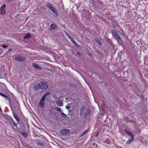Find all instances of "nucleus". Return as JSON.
I'll return each mask as SVG.
<instances>
[{
  "instance_id": "nucleus-1",
  "label": "nucleus",
  "mask_w": 148,
  "mask_h": 148,
  "mask_svg": "<svg viewBox=\"0 0 148 148\" xmlns=\"http://www.w3.org/2000/svg\"><path fill=\"white\" fill-rule=\"evenodd\" d=\"M125 131L127 134L130 136L132 137L131 138L129 139L126 141V144H129L131 143L134 140V135L132 133L128 131L126 129H125Z\"/></svg>"
},
{
  "instance_id": "nucleus-2",
  "label": "nucleus",
  "mask_w": 148,
  "mask_h": 148,
  "mask_svg": "<svg viewBox=\"0 0 148 148\" xmlns=\"http://www.w3.org/2000/svg\"><path fill=\"white\" fill-rule=\"evenodd\" d=\"M40 88L42 90H45L47 89L48 86L47 83L41 82L39 83Z\"/></svg>"
},
{
  "instance_id": "nucleus-3",
  "label": "nucleus",
  "mask_w": 148,
  "mask_h": 148,
  "mask_svg": "<svg viewBox=\"0 0 148 148\" xmlns=\"http://www.w3.org/2000/svg\"><path fill=\"white\" fill-rule=\"evenodd\" d=\"M14 60L19 61H23L25 60V58L24 57L22 56H20L18 55L15 56Z\"/></svg>"
},
{
  "instance_id": "nucleus-4",
  "label": "nucleus",
  "mask_w": 148,
  "mask_h": 148,
  "mask_svg": "<svg viewBox=\"0 0 148 148\" xmlns=\"http://www.w3.org/2000/svg\"><path fill=\"white\" fill-rule=\"evenodd\" d=\"M70 131L69 130L67 129H63L61 130L60 133V134L64 135L68 134Z\"/></svg>"
},
{
  "instance_id": "nucleus-5",
  "label": "nucleus",
  "mask_w": 148,
  "mask_h": 148,
  "mask_svg": "<svg viewBox=\"0 0 148 148\" xmlns=\"http://www.w3.org/2000/svg\"><path fill=\"white\" fill-rule=\"evenodd\" d=\"M45 98H44L42 97L41 99L39 102V105L42 108H43V107H44V100H45Z\"/></svg>"
},
{
  "instance_id": "nucleus-6",
  "label": "nucleus",
  "mask_w": 148,
  "mask_h": 148,
  "mask_svg": "<svg viewBox=\"0 0 148 148\" xmlns=\"http://www.w3.org/2000/svg\"><path fill=\"white\" fill-rule=\"evenodd\" d=\"M50 10L56 16H59V14L56 11L54 8L52 6L50 8Z\"/></svg>"
},
{
  "instance_id": "nucleus-7",
  "label": "nucleus",
  "mask_w": 148,
  "mask_h": 148,
  "mask_svg": "<svg viewBox=\"0 0 148 148\" xmlns=\"http://www.w3.org/2000/svg\"><path fill=\"white\" fill-rule=\"evenodd\" d=\"M115 39L117 40L119 43L123 45L124 44V42L123 40L119 36L117 38H116Z\"/></svg>"
},
{
  "instance_id": "nucleus-8",
  "label": "nucleus",
  "mask_w": 148,
  "mask_h": 148,
  "mask_svg": "<svg viewBox=\"0 0 148 148\" xmlns=\"http://www.w3.org/2000/svg\"><path fill=\"white\" fill-rule=\"evenodd\" d=\"M112 33L113 34L115 39L119 36V35L117 32H116L115 30H112Z\"/></svg>"
},
{
  "instance_id": "nucleus-9",
  "label": "nucleus",
  "mask_w": 148,
  "mask_h": 148,
  "mask_svg": "<svg viewBox=\"0 0 148 148\" xmlns=\"http://www.w3.org/2000/svg\"><path fill=\"white\" fill-rule=\"evenodd\" d=\"M57 25L54 24H52L50 25V29L51 30H53L57 28Z\"/></svg>"
},
{
  "instance_id": "nucleus-10",
  "label": "nucleus",
  "mask_w": 148,
  "mask_h": 148,
  "mask_svg": "<svg viewBox=\"0 0 148 148\" xmlns=\"http://www.w3.org/2000/svg\"><path fill=\"white\" fill-rule=\"evenodd\" d=\"M8 122L9 123V124L12 127H14L13 125V124L14 123V121H13L12 118H10L8 119Z\"/></svg>"
},
{
  "instance_id": "nucleus-11",
  "label": "nucleus",
  "mask_w": 148,
  "mask_h": 148,
  "mask_svg": "<svg viewBox=\"0 0 148 148\" xmlns=\"http://www.w3.org/2000/svg\"><path fill=\"white\" fill-rule=\"evenodd\" d=\"M32 66L34 68L38 69H41V68L40 66L39 65L35 63H33L32 64Z\"/></svg>"
},
{
  "instance_id": "nucleus-12",
  "label": "nucleus",
  "mask_w": 148,
  "mask_h": 148,
  "mask_svg": "<svg viewBox=\"0 0 148 148\" xmlns=\"http://www.w3.org/2000/svg\"><path fill=\"white\" fill-rule=\"evenodd\" d=\"M13 116L14 118L18 122H19L20 121V120L18 118L17 115L16 113H13Z\"/></svg>"
},
{
  "instance_id": "nucleus-13",
  "label": "nucleus",
  "mask_w": 148,
  "mask_h": 148,
  "mask_svg": "<svg viewBox=\"0 0 148 148\" xmlns=\"http://www.w3.org/2000/svg\"><path fill=\"white\" fill-rule=\"evenodd\" d=\"M57 105L59 106H62L63 105V103L61 101L58 100L56 101Z\"/></svg>"
},
{
  "instance_id": "nucleus-14",
  "label": "nucleus",
  "mask_w": 148,
  "mask_h": 148,
  "mask_svg": "<svg viewBox=\"0 0 148 148\" xmlns=\"http://www.w3.org/2000/svg\"><path fill=\"white\" fill-rule=\"evenodd\" d=\"M50 94V92H47L45 94H44L43 96L42 97L45 98V99L46 97L47 96L49 95Z\"/></svg>"
},
{
  "instance_id": "nucleus-15",
  "label": "nucleus",
  "mask_w": 148,
  "mask_h": 148,
  "mask_svg": "<svg viewBox=\"0 0 148 148\" xmlns=\"http://www.w3.org/2000/svg\"><path fill=\"white\" fill-rule=\"evenodd\" d=\"M31 36V35L29 34H27L24 37V38H29Z\"/></svg>"
},
{
  "instance_id": "nucleus-16",
  "label": "nucleus",
  "mask_w": 148,
  "mask_h": 148,
  "mask_svg": "<svg viewBox=\"0 0 148 148\" xmlns=\"http://www.w3.org/2000/svg\"><path fill=\"white\" fill-rule=\"evenodd\" d=\"M89 131V129H87L86 130H85L82 133V134L81 135V136H83L86 133H87Z\"/></svg>"
},
{
  "instance_id": "nucleus-17",
  "label": "nucleus",
  "mask_w": 148,
  "mask_h": 148,
  "mask_svg": "<svg viewBox=\"0 0 148 148\" xmlns=\"http://www.w3.org/2000/svg\"><path fill=\"white\" fill-rule=\"evenodd\" d=\"M22 134L25 138H27L28 137V136L27 134L25 132H22Z\"/></svg>"
},
{
  "instance_id": "nucleus-18",
  "label": "nucleus",
  "mask_w": 148,
  "mask_h": 148,
  "mask_svg": "<svg viewBox=\"0 0 148 148\" xmlns=\"http://www.w3.org/2000/svg\"><path fill=\"white\" fill-rule=\"evenodd\" d=\"M0 95H1L2 96L4 97L5 99H7L8 98V97L7 95L1 93L0 92Z\"/></svg>"
},
{
  "instance_id": "nucleus-19",
  "label": "nucleus",
  "mask_w": 148,
  "mask_h": 148,
  "mask_svg": "<svg viewBox=\"0 0 148 148\" xmlns=\"http://www.w3.org/2000/svg\"><path fill=\"white\" fill-rule=\"evenodd\" d=\"M34 88L35 90H38L40 88L39 84L38 85L34 86Z\"/></svg>"
},
{
  "instance_id": "nucleus-20",
  "label": "nucleus",
  "mask_w": 148,
  "mask_h": 148,
  "mask_svg": "<svg viewBox=\"0 0 148 148\" xmlns=\"http://www.w3.org/2000/svg\"><path fill=\"white\" fill-rule=\"evenodd\" d=\"M6 8V5L5 4H3L1 8V10H4Z\"/></svg>"
},
{
  "instance_id": "nucleus-21",
  "label": "nucleus",
  "mask_w": 148,
  "mask_h": 148,
  "mask_svg": "<svg viewBox=\"0 0 148 148\" xmlns=\"http://www.w3.org/2000/svg\"><path fill=\"white\" fill-rule=\"evenodd\" d=\"M61 115L64 118H66L67 117V116L63 112H61Z\"/></svg>"
},
{
  "instance_id": "nucleus-22",
  "label": "nucleus",
  "mask_w": 148,
  "mask_h": 148,
  "mask_svg": "<svg viewBox=\"0 0 148 148\" xmlns=\"http://www.w3.org/2000/svg\"><path fill=\"white\" fill-rule=\"evenodd\" d=\"M6 11L5 10H1V14L2 15L5 14Z\"/></svg>"
},
{
  "instance_id": "nucleus-23",
  "label": "nucleus",
  "mask_w": 148,
  "mask_h": 148,
  "mask_svg": "<svg viewBox=\"0 0 148 148\" xmlns=\"http://www.w3.org/2000/svg\"><path fill=\"white\" fill-rule=\"evenodd\" d=\"M47 6L48 8H49L50 9L52 6L51 4L50 3H47Z\"/></svg>"
},
{
  "instance_id": "nucleus-24",
  "label": "nucleus",
  "mask_w": 148,
  "mask_h": 148,
  "mask_svg": "<svg viewBox=\"0 0 148 148\" xmlns=\"http://www.w3.org/2000/svg\"><path fill=\"white\" fill-rule=\"evenodd\" d=\"M72 42L76 46H77V47H78L79 46V45L75 40L73 41V42Z\"/></svg>"
},
{
  "instance_id": "nucleus-25",
  "label": "nucleus",
  "mask_w": 148,
  "mask_h": 148,
  "mask_svg": "<svg viewBox=\"0 0 148 148\" xmlns=\"http://www.w3.org/2000/svg\"><path fill=\"white\" fill-rule=\"evenodd\" d=\"M96 41L100 45H101L102 43L98 39H97L96 40Z\"/></svg>"
},
{
  "instance_id": "nucleus-26",
  "label": "nucleus",
  "mask_w": 148,
  "mask_h": 148,
  "mask_svg": "<svg viewBox=\"0 0 148 148\" xmlns=\"http://www.w3.org/2000/svg\"><path fill=\"white\" fill-rule=\"evenodd\" d=\"M56 109L57 110V111H58V112L60 111L61 110L60 108L59 107L56 108Z\"/></svg>"
},
{
  "instance_id": "nucleus-27",
  "label": "nucleus",
  "mask_w": 148,
  "mask_h": 148,
  "mask_svg": "<svg viewBox=\"0 0 148 148\" xmlns=\"http://www.w3.org/2000/svg\"><path fill=\"white\" fill-rule=\"evenodd\" d=\"M2 47L4 48H5L8 47V46L6 45H3Z\"/></svg>"
},
{
  "instance_id": "nucleus-28",
  "label": "nucleus",
  "mask_w": 148,
  "mask_h": 148,
  "mask_svg": "<svg viewBox=\"0 0 148 148\" xmlns=\"http://www.w3.org/2000/svg\"><path fill=\"white\" fill-rule=\"evenodd\" d=\"M69 39L72 42H73V41L74 40L73 39V38L71 36V37H70V38H69Z\"/></svg>"
},
{
  "instance_id": "nucleus-29",
  "label": "nucleus",
  "mask_w": 148,
  "mask_h": 148,
  "mask_svg": "<svg viewBox=\"0 0 148 148\" xmlns=\"http://www.w3.org/2000/svg\"><path fill=\"white\" fill-rule=\"evenodd\" d=\"M23 145H24V146L26 147H29V145L27 144L24 143V144Z\"/></svg>"
},
{
  "instance_id": "nucleus-30",
  "label": "nucleus",
  "mask_w": 148,
  "mask_h": 148,
  "mask_svg": "<svg viewBox=\"0 0 148 148\" xmlns=\"http://www.w3.org/2000/svg\"><path fill=\"white\" fill-rule=\"evenodd\" d=\"M13 124L15 127H17V124L16 123H15L14 121V123H13Z\"/></svg>"
},
{
  "instance_id": "nucleus-31",
  "label": "nucleus",
  "mask_w": 148,
  "mask_h": 148,
  "mask_svg": "<svg viewBox=\"0 0 148 148\" xmlns=\"http://www.w3.org/2000/svg\"><path fill=\"white\" fill-rule=\"evenodd\" d=\"M66 108L67 109H70V107L69 106H66Z\"/></svg>"
},
{
  "instance_id": "nucleus-32",
  "label": "nucleus",
  "mask_w": 148,
  "mask_h": 148,
  "mask_svg": "<svg viewBox=\"0 0 148 148\" xmlns=\"http://www.w3.org/2000/svg\"><path fill=\"white\" fill-rule=\"evenodd\" d=\"M67 36L69 38H70V37H71V36L68 34H66Z\"/></svg>"
},
{
  "instance_id": "nucleus-33",
  "label": "nucleus",
  "mask_w": 148,
  "mask_h": 148,
  "mask_svg": "<svg viewBox=\"0 0 148 148\" xmlns=\"http://www.w3.org/2000/svg\"><path fill=\"white\" fill-rule=\"evenodd\" d=\"M12 0H8V1L9 3H10Z\"/></svg>"
},
{
  "instance_id": "nucleus-34",
  "label": "nucleus",
  "mask_w": 148,
  "mask_h": 148,
  "mask_svg": "<svg viewBox=\"0 0 148 148\" xmlns=\"http://www.w3.org/2000/svg\"><path fill=\"white\" fill-rule=\"evenodd\" d=\"M84 108H83V106L82 108H81V112H82V109H84Z\"/></svg>"
},
{
  "instance_id": "nucleus-35",
  "label": "nucleus",
  "mask_w": 148,
  "mask_h": 148,
  "mask_svg": "<svg viewBox=\"0 0 148 148\" xmlns=\"http://www.w3.org/2000/svg\"><path fill=\"white\" fill-rule=\"evenodd\" d=\"M29 148H32L31 146H30L29 145V147H28Z\"/></svg>"
},
{
  "instance_id": "nucleus-36",
  "label": "nucleus",
  "mask_w": 148,
  "mask_h": 148,
  "mask_svg": "<svg viewBox=\"0 0 148 148\" xmlns=\"http://www.w3.org/2000/svg\"><path fill=\"white\" fill-rule=\"evenodd\" d=\"M93 145L94 146H95V143H93Z\"/></svg>"
},
{
  "instance_id": "nucleus-37",
  "label": "nucleus",
  "mask_w": 148,
  "mask_h": 148,
  "mask_svg": "<svg viewBox=\"0 0 148 148\" xmlns=\"http://www.w3.org/2000/svg\"><path fill=\"white\" fill-rule=\"evenodd\" d=\"M98 136V134H97L96 135V136Z\"/></svg>"
},
{
  "instance_id": "nucleus-38",
  "label": "nucleus",
  "mask_w": 148,
  "mask_h": 148,
  "mask_svg": "<svg viewBox=\"0 0 148 148\" xmlns=\"http://www.w3.org/2000/svg\"><path fill=\"white\" fill-rule=\"evenodd\" d=\"M79 53H77V54H79Z\"/></svg>"
},
{
  "instance_id": "nucleus-39",
  "label": "nucleus",
  "mask_w": 148,
  "mask_h": 148,
  "mask_svg": "<svg viewBox=\"0 0 148 148\" xmlns=\"http://www.w3.org/2000/svg\"><path fill=\"white\" fill-rule=\"evenodd\" d=\"M96 146H97V144H96Z\"/></svg>"
},
{
  "instance_id": "nucleus-40",
  "label": "nucleus",
  "mask_w": 148,
  "mask_h": 148,
  "mask_svg": "<svg viewBox=\"0 0 148 148\" xmlns=\"http://www.w3.org/2000/svg\"><path fill=\"white\" fill-rule=\"evenodd\" d=\"M108 19H109V20H110V19H109V18H108Z\"/></svg>"
}]
</instances>
